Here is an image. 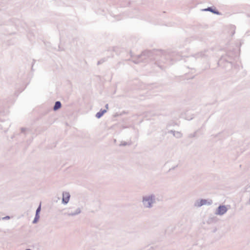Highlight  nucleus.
<instances>
[{"instance_id":"obj_1","label":"nucleus","mask_w":250,"mask_h":250,"mask_svg":"<svg viewBox=\"0 0 250 250\" xmlns=\"http://www.w3.org/2000/svg\"><path fill=\"white\" fill-rule=\"evenodd\" d=\"M142 203L145 208H151L156 203V198L154 194H148L142 197Z\"/></svg>"},{"instance_id":"obj_2","label":"nucleus","mask_w":250,"mask_h":250,"mask_svg":"<svg viewBox=\"0 0 250 250\" xmlns=\"http://www.w3.org/2000/svg\"><path fill=\"white\" fill-rule=\"evenodd\" d=\"M228 206L221 205L216 208L214 214L218 216H223L228 211Z\"/></svg>"},{"instance_id":"obj_3","label":"nucleus","mask_w":250,"mask_h":250,"mask_svg":"<svg viewBox=\"0 0 250 250\" xmlns=\"http://www.w3.org/2000/svg\"><path fill=\"white\" fill-rule=\"evenodd\" d=\"M70 195L68 192H63L62 194V203L66 204L69 202Z\"/></svg>"},{"instance_id":"obj_4","label":"nucleus","mask_w":250,"mask_h":250,"mask_svg":"<svg viewBox=\"0 0 250 250\" xmlns=\"http://www.w3.org/2000/svg\"><path fill=\"white\" fill-rule=\"evenodd\" d=\"M41 210V205H40L39 207L37 208L36 211V215L34 220L33 221V224H36L38 222L40 218L39 213Z\"/></svg>"},{"instance_id":"obj_5","label":"nucleus","mask_w":250,"mask_h":250,"mask_svg":"<svg viewBox=\"0 0 250 250\" xmlns=\"http://www.w3.org/2000/svg\"><path fill=\"white\" fill-rule=\"evenodd\" d=\"M81 212V210L80 208H78L76 209V210L73 212H68L66 213L65 214L69 216H75L80 214Z\"/></svg>"},{"instance_id":"obj_6","label":"nucleus","mask_w":250,"mask_h":250,"mask_svg":"<svg viewBox=\"0 0 250 250\" xmlns=\"http://www.w3.org/2000/svg\"><path fill=\"white\" fill-rule=\"evenodd\" d=\"M202 199V204L203 206H210L212 204V201L211 199Z\"/></svg>"},{"instance_id":"obj_7","label":"nucleus","mask_w":250,"mask_h":250,"mask_svg":"<svg viewBox=\"0 0 250 250\" xmlns=\"http://www.w3.org/2000/svg\"><path fill=\"white\" fill-rule=\"evenodd\" d=\"M202 11H210L214 14H216L217 15H219L220 14V13L217 11H216L214 9H213L211 7H208L207 8H206V9H203Z\"/></svg>"},{"instance_id":"obj_8","label":"nucleus","mask_w":250,"mask_h":250,"mask_svg":"<svg viewBox=\"0 0 250 250\" xmlns=\"http://www.w3.org/2000/svg\"><path fill=\"white\" fill-rule=\"evenodd\" d=\"M106 112V110L101 109L99 112L97 113V114H96V117L97 118H100Z\"/></svg>"},{"instance_id":"obj_9","label":"nucleus","mask_w":250,"mask_h":250,"mask_svg":"<svg viewBox=\"0 0 250 250\" xmlns=\"http://www.w3.org/2000/svg\"><path fill=\"white\" fill-rule=\"evenodd\" d=\"M202 201V199H198V200H196L194 202V206L195 207H197V208L201 207V206H203Z\"/></svg>"},{"instance_id":"obj_10","label":"nucleus","mask_w":250,"mask_h":250,"mask_svg":"<svg viewBox=\"0 0 250 250\" xmlns=\"http://www.w3.org/2000/svg\"><path fill=\"white\" fill-rule=\"evenodd\" d=\"M61 105H62V104H61V103L60 102H59V101L56 102L55 103V105L53 107L54 110H55V111L57 110L58 109H59V108H61Z\"/></svg>"},{"instance_id":"obj_11","label":"nucleus","mask_w":250,"mask_h":250,"mask_svg":"<svg viewBox=\"0 0 250 250\" xmlns=\"http://www.w3.org/2000/svg\"><path fill=\"white\" fill-rule=\"evenodd\" d=\"M171 132L172 133V134L174 136L177 138H180L182 136V133L179 131H171Z\"/></svg>"},{"instance_id":"obj_12","label":"nucleus","mask_w":250,"mask_h":250,"mask_svg":"<svg viewBox=\"0 0 250 250\" xmlns=\"http://www.w3.org/2000/svg\"><path fill=\"white\" fill-rule=\"evenodd\" d=\"M151 54V52L150 51H145V52H143V53L139 55V57L141 56H147L148 57H149Z\"/></svg>"},{"instance_id":"obj_13","label":"nucleus","mask_w":250,"mask_h":250,"mask_svg":"<svg viewBox=\"0 0 250 250\" xmlns=\"http://www.w3.org/2000/svg\"><path fill=\"white\" fill-rule=\"evenodd\" d=\"M245 191L250 193L249 203L250 204V184L245 187Z\"/></svg>"},{"instance_id":"obj_14","label":"nucleus","mask_w":250,"mask_h":250,"mask_svg":"<svg viewBox=\"0 0 250 250\" xmlns=\"http://www.w3.org/2000/svg\"><path fill=\"white\" fill-rule=\"evenodd\" d=\"M129 145H130V144H129L128 143H127V142H124V141H122V142H121V144H120V146H125Z\"/></svg>"},{"instance_id":"obj_15","label":"nucleus","mask_w":250,"mask_h":250,"mask_svg":"<svg viewBox=\"0 0 250 250\" xmlns=\"http://www.w3.org/2000/svg\"><path fill=\"white\" fill-rule=\"evenodd\" d=\"M10 218V216H6L2 218V220H9Z\"/></svg>"},{"instance_id":"obj_16","label":"nucleus","mask_w":250,"mask_h":250,"mask_svg":"<svg viewBox=\"0 0 250 250\" xmlns=\"http://www.w3.org/2000/svg\"><path fill=\"white\" fill-rule=\"evenodd\" d=\"M105 108H106V109H108V104H106L105 105Z\"/></svg>"},{"instance_id":"obj_17","label":"nucleus","mask_w":250,"mask_h":250,"mask_svg":"<svg viewBox=\"0 0 250 250\" xmlns=\"http://www.w3.org/2000/svg\"><path fill=\"white\" fill-rule=\"evenodd\" d=\"M98 208H100V203L98 202Z\"/></svg>"}]
</instances>
